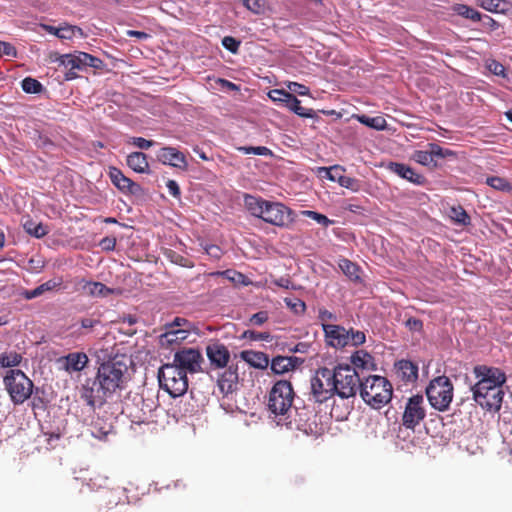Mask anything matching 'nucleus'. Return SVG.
I'll list each match as a JSON object with an SVG mask.
<instances>
[{
	"label": "nucleus",
	"mask_w": 512,
	"mask_h": 512,
	"mask_svg": "<svg viewBox=\"0 0 512 512\" xmlns=\"http://www.w3.org/2000/svg\"><path fill=\"white\" fill-rule=\"evenodd\" d=\"M128 365L123 359L112 358L100 364L95 378L86 379L81 388V398L91 408L102 406L116 390L123 388Z\"/></svg>",
	"instance_id": "obj_1"
},
{
	"label": "nucleus",
	"mask_w": 512,
	"mask_h": 512,
	"mask_svg": "<svg viewBox=\"0 0 512 512\" xmlns=\"http://www.w3.org/2000/svg\"><path fill=\"white\" fill-rule=\"evenodd\" d=\"M247 211L256 218L277 227H287L293 222L292 210L281 202L268 201L259 196L244 195Z\"/></svg>",
	"instance_id": "obj_2"
},
{
	"label": "nucleus",
	"mask_w": 512,
	"mask_h": 512,
	"mask_svg": "<svg viewBox=\"0 0 512 512\" xmlns=\"http://www.w3.org/2000/svg\"><path fill=\"white\" fill-rule=\"evenodd\" d=\"M320 374L330 390L342 399L354 397L360 388L362 376L350 364H338L333 369L322 367Z\"/></svg>",
	"instance_id": "obj_3"
},
{
	"label": "nucleus",
	"mask_w": 512,
	"mask_h": 512,
	"mask_svg": "<svg viewBox=\"0 0 512 512\" xmlns=\"http://www.w3.org/2000/svg\"><path fill=\"white\" fill-rule=\"evenodd\" d=\"M359 392L367 405L378 410L391 401L393 388L387 378L379 375H369L362 378Z\"/></svg>",
	"instance_id": "obj_4"
},
{
	"label": "nucleus",
	"mask_w": 512,
	"mask_h": 512,
	"mask_svg": "<svg viewBox=\"0 0 512 512\" xmlns=\"http://www.w3.org/2000/svg\"><path fill=\"white\" fill-rule=\"evenodd\" d=\"M3 385L14 405L23 404L34 392L32 380L20 369L7 370Z\"/></svg>",
	"instance_id": "obj_5"
},
{
	"label": "nucleus",
	"mask_w": 512,
	"mask_h": 512,
	"mask_svg": "<svg viewBox=\"0 0 512 512\" xmlns=\"http://www.w3.org/2000/svg\"><path fill=\"white\" fill-rule=\"evenodd\" d=\"M294 390L288 380L277 381L270 390L268 409L275 416H282L284 420L292 417V405L294 404Z\"/></svg>",
	"instance_id": "obj_6"
},
{
	"label": "nucleus",
	"mask_w": 512,
	"mask_h": 512,
	"mask_svg": "<svg viewBox=\"0 0 512 512\" xmlns=\"http://www.w3.org/2000/svg\"><path fill=\"white\" fill-rule=\"evenodd\" d=\"M454 387L451 380L445 376H438L432 379L426 387L425 393L430 405L440 411L445 412L453 400Z\"/></svg>",
	"instance_id": "obj_7"
},
{
	"label": "nucleus",
	"mask_w": 512,
	"mask_h": 512,
	"mask_svg": "<svg viewBox=\"0 0 512 512\" xmlns=\"http://www.w3.org/2000/svg\"><path fill=\"white\" fill-rule=\"evenodd\" d=\"M160 387L173 398L182 396L188 389V378L174 363H167L158 371Z\"/></svg>",
	"instance_id": "obj_8"
},
{
	"label": "nucleus",
	"mask_w": 512,
	"mask_h": 512,
	"mask_svg": "<svg viewBox=\"0 0 512 512\" xmlns=\"http://www.w3.org/2000/svg\"><path fill=\"white\" fill-rule=\"evenodd\" d=\"M473 374L477 382L471 386V391L502 389L503 384L506 382V374L497 367L476 365L473 368Z\"/></svg>",
	"instance_id": "obj_9"
},
{
	"label": "nucleus",
	"mask_w": 512,
	"mask_h": 512,
	"mask_svg": "<svg viewBox=\"0 0 512 512\" xmlns=\"http://www.w3.org/2000/svg\"><path fill=\"white\" fill-rule=\"evenodd\" d=\"M426 410L424 407V398L422 395H413L408 398L402 416V424L407 429H414L424 420Z\"/></svg>",
	"instance_id": "obj_10"
},
{
	"label": "nucleus",
	"mask_w": 512,
	"mask_h": 512,
	"mask_svg": "<svg viewBox=\"0 0 512 512\" xmlns=\"http://www.w3.org/2000/svg\"><path fill=\"white\" fill-rule=\"evenodd\" d=\"M203 362L202 354L195 348H184L174 354L173 363L179 367L181 371L187 373H197L201 371V363Z\"/></svg>",
	"instance_id": "obj_11"
},
{
	"label": "nucleus",
	"mask_w": 512,
	"mask_h": 512,
	"mask_svg": "<svg viewBox=\"0 0 512 512\" xmlns=\"http://www.w3.org/2000/svg\"><path fill=\"white\" fill-rule=\"evenodd\" d=\"M472 393L473 400L484 410L489 412L500 410L504 397L503 389L474 390Z\"/></svg>",
	"instance_id": "obj_12"
},
{
	"label": "nucleus",
	"mask_w": 512,
	"mask_h": 512,
	"mask_svg": "<svg viewBox=\"0 0 512 512\" xmlns=\"http://www.w3.org/2000/svg\"><path fill=\"white\" fill-rule=\"evenodd\" d=\"M321 326L328 346L342 349L350 343V332L343 326L328 323H322Z\"/></svg>",
	"instance_id": "obj_13"
},
{
	"label": "nucleus",
	"mask_w": 512,
	"mask_h": 512,
	"mask_svg": "<svg viewBox=\"0 0 512 512\" xmlns=\"http://www.w3.org/2000/svg\"><path fill=\"white\" fill-rule=\"evenodd\" d=\"M109 177L112 184L123 194L139 196L144 192L140 184L126 177L119 168L110 167Z\"/></svg>",
	"instance_id": "obj_14"
},
{
	"label": "nucleus",
	"mask_w": 512,
	"mask_h": 512,
	"mask_svg": "<svg viewBox=\"0 0 512 512\" xmlns=\"http://www.w3.org/2000/svg\"><path fill=\"white\" fill-rule=\"evenodd\" d=\"M315 416L314 411L309 407L305 405L300 407L297 403H294L292 405V417L289 418L290 420L286 422V425L292 426L294 424L298 430L308 433L312 431V424L315 422L311 420Z\"/></svg>",
	"instance_id": "obj_15"
},
{
	"label": "nucleus",
	"mask_w": 512,
	"mask_h": 512,
	"mask_svg": "<svg viewBox=\"0 0 512 512\" xmlns=\"http://www.w3.org/2000/svg\"><path fill=\"white\" fill-rule=\"evenodd\" d=\"M156 159L163 165H168L181 170H186L188 162L186 156L177 148L166 146L156 152Z\"/></svg>",
	"instance_id": "obj_16"
},
{
	"label": "nucleus",
	"mask_w": 512,
	"mask_h": 512,
	"mask_svg": "<svg viewBox=\"0 0 512 512\" xmlns=\"http://www.w3.org/2000/svg\"><path fill=\"white\" fill-rule=\"evenodd\" d=\"M206 355L214 369L226 368L230 360L228 348L218 341L207 345Z\"/></svg>",
	"instance_id": "obj_17"
},
{
	"label": "nucleus",
	"mask_w": 512,
	"mask_h": 512,
	"mask_svg": "<svg viewBox=\"0 0 512 512\" xmlns=\"http://www.w3.org/2000/svg\"><path fill=\"white\" fill-rule=\"evenodd\" d=\"M387 169L390 172L395 173L400 178L405 179L415 185L422 186L426 183V178L422 174L416 173V171L410 166L400 162H389Z\"/></svg>",
	"instance_id": "obj_18"
},
{
	"label": "nucleus",
	"mask_w": 512,
	"mask_h": 512,
	"mask_svg": "<svg viewBox=\"0 0 512 512\" xmlns=\"http://www.w3.org/2000/svg\"><path fill=\"white\" fill-rule=\"evenodd\" d=\"M322 367L318 368L315 376L311 379V392L314 400L323 403L328 399L335 396L334 391H331V386H327V380L320 374Z\"/></svg>",
	"instance_id": "obj_19"
},
{
	"label": "nucleus",
	"mask_w": 512,
	"mask_h": 512,
	"mask_svg": "<svg viewBox=\"0 0 512 512\" xmlns=\"http://www.w3.org/2000/svg\"><path fill=\"white\" fill-rule=\"evenodd\" d=\"M238 368L237 366L230 365L226 369L218 374V387L223 394H229L237 389L238 385Z\"/></svg>",
	"instance_id": "obj_20"
},
{
	"label": "nucleus",
	"mask_w": 512,
	"mask_h": 512,
	"mask_svg": "<svg viewBox=\"0 0 512 512\" xmlns=\"http://www.w3.org/2000/svg\"><path fill=\"white\" fill-rule=\"evenodd\" d=\"M52 62L58 63L59 66H63L68 69V71L65 73V80L71 81L78 77V74L75 72V70L79 71V66L77 63V59L74 58V52L73 53H67V54H55V57H51Z\"/></svg>",
	"instance_id": "obj_21"
},
{
	"label": "nucleus",
	"mask_w": 512,
	"mask_h": 512,
	"mask_svg": "<svg viewBox=\"0 0 512 512\" xmlns=\"http://www.w3.org/2000/svg\"><path fill=\"white\" fill-rule=\"evenodd\" d=\"M240 358L245 361L249 366L265 370L269 366V356L261 351L243 350L240 352Z\"/></svg>",
	"instance_id": "obj_22"
},
{
	"label": "nucleus",
	"mask_w": 512,
	"mask_h": 512,
	"mask_svg": "<svg viewBox=\"0 0 512 512\" xmlns=\"http://www.w3.org/2000/svg\"><path fill=\"white\" fill-rule=\"evenodd\" d=\"M398 377L404 382H414L418 378V366L410 360L401 359L395 363Z\"/></svg>",
	"instance_id": "obj_23"
},
{
	"label": "nucleus",
	"mask_w": 512,
	"mask_h": 512,
	"mask_svg": "<svg viewBox=\"0 0 512 512\" xmlns=\"http://www.w3.org/2000/svg\"><path fill=\"white\" fill-rule=\"evenodd\" d=\"M126 164L136 173H149V163L147 160V155L143 152H131L126 158Z\"/></svg>",
	"instance_id": "obj_24"
},
{
	"label": "nucleus",
	"mask_w": 512,
	"mask_h": 512,
	"mask_svg": "<svg viewBox=\"0 0 512 512\" xmlns=\"http://www.w3.org/2000/svg\"><path fill=\"white\" fill-rule=\"evenodd\" d=\"M64 368L68 372L82 371L88 363V357L84 352H72L64 357Z\"/></svg>",
	"instance_id": "obj_25"
},
{
	"label": "nucleus",
	"mask_w": 512,
	"mask_h": 512,
	"mask_svg": "<svg viewBox=\"0 0 512 512\" xmlns=\"http://www.w3.org/2000/svg\"><path fill=\"white\" fill-rule=\"evenodd\" d=\"M82 289L92 297L105 298L115 293V289L107 287L105 284L96 281L82 280Z\"/></svg>",
	"instance_id": "obj_26"
},
{
	"label": "nucleus",
	"mask_w": 512,
	"mask_h": 512,
	"mask_svg": "<svg viewBox=\"0 0 512 512\" xmlns=\"http://www.w3.org/2000/svg\"><path fill=\"white\" fill-rule=\"evenodd\" d=\"M62 283H63V281L61 278H53V279H50V280L46 281L45 283L37 286L34 289L25 290L22 293V296L26 300H32L34 298H37V297L43 295L45 292L52 291V290L60 287L62 285Z\"/></svg>",
	"instance_id": "obj_27"
},
{
	"label": "nucleus",
	"mask_w": 512,
	"mask_h": 512,
	"mask_svg": "<svg viewBox=\"0 0 512 512\" xmlns=\"http://www.w3.org/2000/svg\"><path fill=\"white\" fill-rule=\"evenodd\" d=\"M373 360V357L364 350H357L350 357L351 366L352 368H355L356 371H358V369L374 370L375 365Z\"/></svg>",
	"instance_id": "obj_28"
},
{
	"label": "nucleus",
	"mask_w": 512,
	"mask_h": 512,
	"mask_svg": "<svg viewBox=\"0 0 512 512\" xmlns=\"http://www.w3.org/2000/svg\"><path fill=\"white\" fill-rule=\"evenodd\" d=\"M190 331L187 329L170 328L165 326V332L160 335L162 345H172L187 339Z\"/></svg>",
	"instance_id": "obj_29"
},
{
	"label": "nucleus",
	"mask_w": 512,
	"mask_h": 512,
	"mask_svg": "<svg viewBox=\"0 0 512 512\" xmlns=\"http://www.w3.org/2000/svg\"><path fill=\"white\" fill-rule=\"evenodd\" d=\"M283 106L288 108L299 117L318 119L316 112L313 109L302 107L300 100L292 93L290 94V97L285 101Z\"/></svg>",
	"instance_id": "obj_30"
},
{
	"label": "nucleus",
	"mask_w": 512,
	"mask_h": 512,
	"mask_svg": "<svg viewBox=\"0 0 512 512\" xmlns=\"http://www.w3.org/2000/svg\"><path fill=\"white\" fill-rule=\"evenodd\" d=\"M217 275L232 282L235 286H249L252 284V281L246 275L234 269L219 271Z\"/></svg>",
	"instance_id": "obj_31"
},
{
	"label": "nucleus",
	"mask_w": 512,
	"mask_h": 512,
	"mask_svg": "<svg viewBox=\"0 0 512 512\" xmlns=\"http://www.w3.org/2000/svg\"><path fill=\"white\" fill-rule=\"evenodd\" d=\"M22 360L23 357L20 353L16 351H5L0 354V367L15 369V367L21 364Z\"/></svg>",
	"instance_id": "obj_32"
},
{
	"label": "nucleus",
	"mask_w": 512,
	"mask_h": 512,
	"mask_svg": "<svg viewBox=\"0 0 512 512\" xmlns=\"http://www.w3.org/2000/svg\"><path fill=\"white\" fill-rule=\"evenodd\" d=\"M23 228L26 233L37 239L44 237L49 232V229L46 225L42 224L41 222L37 223L32 219H27L23 223Z\"/></svg>",
	"instance_id": "obj_33"
},
{
	"label": "nucleus",
	"mask_w": 512,
	"mask_h": 512,
	"mask_svg": "<svg viewBox=\"0 0 512 512\" xmlns=\"http://www.w3.org/2000/svg\"><path fill=\"white\" fill-rule=\"evenodd\" d=\"M356 119L359 123L378 131L384 130L387 126V122L382 116L370 117L362 114L356 115Z\"/></svg>",
	"instance_id": "obj_34"
},
{
	"label": "nucleus",
	"mask_w": 512,
	"mask_h": 512,
	"mask_svg": "<svg viewBox=\"0 0 512 512\" xmlns=\"http://www.w3.org/2000/svg\"><path fill=\"white\" fill-rule=\"evenodd\" d=\"M453 10L458 16L473 22H480L481 20V12L466 4H456Z\"/></svg>",
	"instance_id": "obj_35"
},
{
	"label": "nucleus",
	"mask_w": 512,
	"mask_h": 512,
	"mask_svg": "<svg viewBox=\"0 0 512 512\" xmlns=\"http://www.w3.org/2000/svg\"><path fill=\"white\" fill-rule=\"evenodd\" d=\"M485 183L496 191L510 193L512 192V184L505 178L500 176H489Z\"/></svg>",
	"instance_id": "obj_36"
},
{
	"label": "nucleus",
	"mask_w": 512,
	"mask_h": 512,
	"mask_svg": "<svg viewBox=\"0 0 512 512\" xmlns=\"http://www.w3.org/2000/svg\"><path fill=\"white\" fill-rule=\"evenodd\" d=\"M344 171V168L340 165H334L331 167H319L318 176L338 183L337 178L341 177Z\"/></svg>",
	"instance_id": "obj_37"
},
{
	"label": "nucleus",
	"mask_w": 512,
	"mask_h": 512,
	"mask_svg": "<svg viewBox=\"0 0 512 512\" xmlns=\"http://www.w3.org/2000/svg\"><path fill=\"white\" fill-rule=\"evenodd\" d=\"M339 267L342 272L352 281H359V267L348 259H342L339 262Z\"/></svg>",
	"instance_id": "obj_38"
},
{
	"label": "nucleus",
	"mask_w": 512,
	"mask_h": 512,
	"mask_svg": "<svg viewBox=\"0 0 512 512\" xmlns=\"http://www.w3.org/2000/svg\"><path fill=\"white\" fill-rule=\"evenodd\" d=\"M21 88L27 94H40L45 89L40 81L32 77H25L21 81Z\"/></svg>",
	"instance_id": "obj_39"
},
{
	"label": "nucleus",
	"mask_w": 512,
	"mask_h": 512,
	"mask_svg": "<svg viewBox=\"0 0 512 512\" xmlns=\"http://www.w3.org/2000/svg\"><path fill=\"white\" fill-rule=\"evenodd\" d=\"M412 159L423 166L437 167L438 164L434 160L431 148L428 151L417 150L413 153Z\"/></svg>",
	"instance_id": "obj_40"
},
{
	"label": "nucleus",
	"mask_w": 512,
	"mask_h": 512,
	"mask_svg": "<svg viewBox=\"0 0 512 512\" xmlns=\"http://www.w3.org/2000/svg\"><path fill=\"white\" fill-rule=\"evenodd\" d=\"M284 356H276L270 361V369L276 375H282L290 371L288 364L285 362Z\"/></svg>",
	"instance_id": "obj_41"
},
{
	"label": "nucleus",
	"mask_w": 512,
	"mask_h": 512,
	"mask_svg": "<svg viewBox=\"0 0 512 512\" xmlns=\"http://www.w3.org/2000/svg\"><path fill=\"white\" fill-rule=\"evenodd\" d=\"M241 339H247L250 341H267L270 342L273 339V336L270 332H258L254 330H245L242 335Z\"/></svg>",
	"instance_id": "obj_42"
},
{
	"label": "nucleus",
	"mask_w": 512,
	"mask_h": 512,
	"mask_svg": "<svg viewBox=\"0 0 512 512\" xmlns=\"http://www.w3.org/2000/svg\"><path fill=\"white\" fill-rule=\"evenodd\" d=\"M479 5L483 9H485L489 12L499 13V12L505 11V8L502 7V5H506V1L505 0H479Z\"/></svg>",
	"instance_id": "obj_43"
},
{
	"label": "nucleus",
	"mask_w": 512,
	"mask_h": 512,
	"mask_svg": "<svg viewBox=\"0 0 512 512\" xmlns=\"http://www.w3.org/2000/svg\"><path fill=\"white\" fill-rule=\"evenodd\" d=\"M237 150L245 155L271 156L272 151L265 146H240Z\"/></svg>",
	"instance_id": "obj_44"
},
{
	"label": "nucleus",
	"mask_w": 512,
	"mask_h": 512,
	"mask_svg": "<svg viewBox=\"0 0 512 512\" xmlns=\"http://www.w3.org/2000/svg\"><path fill=\"white\" fill-rule=\"evenodd\" d=\"M111 425L103 423L102 421H96L91 427V434L93 437L98 439L105 438L111 431Z\"/></svg>",
	"instance_id": "obj_45"
},
{
	"label": "nucleus",
	"mask_w": 512,
	"mask_h": 512,
	"mask_svg": "<svg viewBox=\"0 0 512 512\" xmlns=\"http://www.w3.org/2000/svg\"><path fill=\"white\" fill-rule=\"evenodd\" d=\"M337 179H338V184L341 187L349 189L353 192H357L360 190L361 182H360V180H358L356 178H352V177L345 176L342 174V176L338 177Z\"/></svg>",
	"instance_id": "obj_46"
},
{
	"label": "nucleus",
	"mask_w": 512,
	"mask_h": 512,
	"mask_svg": "<svg viewBox=\"0 0 512 512\" xmlns=\"http://www.w3.org/2000/svg\"><path fill=\"white\" fill-rule=\"evenodd\" d=\"M243 6L253 14L260 15L264 13V0H242Z\"/></svg>",
	"instance_id": "obj_47"
},
{
	"label": "nucleus",
	"mask_w": 512,
	"mask_h": 512,
	"mask_svg": "<svg viewBox=\"0 0 512 512\" xmlns=\"http://www.w3.org/2000/svg\"><path fill=\"white\" fill-rule=\"evenodd\" d=\"M284 303L297 315L303 314L306 311V304L301 299L285 298Z\"/></svg>",
	"instance_id": "obj_48"
},
{
	"label": "nucleus",
	"mask_w": 512,
	"mask_h": 512,
	"mask_svg": "<svg viewBox=\"0 0 512 512\" xmlns=\"http://www.w3.org/2000/svg\"><path fill=\"white\" fill-rule=\"evenodd\" d=\"M302 214L308 218L315 220L318 224H321L324 227H328L329 225L333 224V220L329 219L324 214H321L316 211L304 210V211H302Z\"/></svg>",
	"instance_id": "obj_49"
},
{
	"label": "nucleus",
	"mask_w": 512,
	"mask_h": 512,
	"mask_svg": "<svg viewBox=\"0 0 512 512\" xmlns=\"http://www.w3.org/2000/svg\"><path fill=\"white\" fill-rule=\"evenodd\" d=\"M429 148H431V153L433 155V158H449V157H455L456 153L450 149H445L441 147L440 145L436 143H430Z\"/></svg>",
	"instance_id": "obj_50"
},
{
	"label": "nucleus",
	"mask_w": 512,
	"mask_h": 512,
	"mask_svg": "<svg viewBox=\"0 0 512 512\" xmlns=\"http://www.w3.org/2000/svg\"><path fill=\"white\" fill-rule=\"evenodd\" d=\"M290 92L284 90V89H273L270 90L268 93V97L275 103H278L279 105H282L285 103V101L290 97Z\"/></svg>",
	"instance_id": "obj_51"
},
{
	"label": "nucleus",
	"mask_w": 512,
	"mask_h": 512,
	"mask_svg": "<svg viewBox=\"0 0 512 512\" xmlns=\"http://www.w3.org/2000/svg\"><path fill=\"white\" fill-rule=\"evenodd\" d=\"M221 43L222 46L232 54H237L241 45V41L232 36L223 37Z\"/></svg>",
	"instance_id": "obj_52"
},
{
	"label": "nucleus",
	"mask_w": 512,
	"mask_h": 512,
	"mask_svg": "<svg viewBox=\"0 0 512 512\" xmlns=\"http://www.w3.org/2000/svg\"><path fill=\"white\" fill-rule=\"evenodd\" d=\"M286 86L289 90L288 92L292 93L293 95L297 94L300 96H306L310 93V90L307 86L298 82L288 81Z\"/></svg>",
	"instance_id": "obj_53"
},
{
	"label": "nucleus",
	"mask_w": 512,
	"mask_h": 512,
	"mask_svg": "<svg viewBox=\"0 0 512 512\" xmlns=\"http://www.w3.org/2000/svg\"><path fill=\"white\" fill-rule=\"evenodd\" d=\"M128 144H131L139 149L148 150L150 147L156 144L153 140H147L143 137H131L128 141Z\"/></svg>",
	"instance_id": "obj_54"
},
{
	"label": "nucleus",
	"mask_w": 512,
	"mask_h": 512,
	"mask_svg": "<svg viewBox=\"0 0 512 512\" xmlns=\"http://www.w3.org/2000/svg\"><path fill=\"white\" fill-rule=\"evenodd\" d=\"M269 319V314L267 311H259L253 315L248 320L247 325L252 326H262Z\"/></svg>",
	"instance_id": "obj_55"
},
{
	"label": "nucleus",
	"mask_w": 512,
	"mask_h": 512,
	"mask_svg": "<svg viewBox=\"0 0 512 512\" xmlns=\"http://www.w3.org/2000/svg\"><path fill=\"white\" fill-rule=\"evenodd\" d=\"M166 327H170V328H180V329H187L188 331L191 332L192 330V323L187 320L186 318H182V317H175L174 320L170 323H167L165 325Z\"/></svg>",
	"instance_id": "obj_56"
},
{
	"label": "nucleus",
	"mask_w": 512,
	"mask_h": 512,
	"mask_svg": "<svg viewBox=\"0 0 512 512\" xmlns=\"http://www.w3.org/2000/svg\"><path fill=\"white\" fill-rule=\"evenodd\" d=\"M487 69L496 76L505 77L506 76V69L500 62L496 60H491L487 63Z\"/></svg>",
	"instance_id": "obj_57"
},
{
	"label": "nucleus",
	"mask_w": 512,
	"mask_h": 512,
	"mask_svg": "<svg viewBox=\"0 0 512 512\" xmlns=\"http://www.w3.org/2000/svg\"><path fill=\"white\" fill-rule=\"evenodd\" d=\"M88 67L102 69L104 67V62L100 58L85 52V70Z\"/></svg>",
	"instance_id": "obj_58"
},
{
	"label": "nucleus",
	"mask_w": 512,
	"mask_h": 512,
	"mask_svg": "<svg viewBox=\"0 0 512 512\" xmlns=\"http://www.w3.org/2000/svg\"><path fill=\"white\" fill-rule=\"evenodd\" d=\"M350 332V342L353 346H359L365 343L366 336L363 331L359 330H348Z\"/></svg>",
	"instance_id": "obj_59"
},
{
	"label": "nucleus",
	"mask_w": 512,
	"mask_h": 512,
	"mask_svg": "<svg viewBox=\"0 0 512 512\" xmlns=\"http://www.w3.org/2000/svg\"><path fill=\"white\" fill-rule=\"evenodd\" d=\"M0 53L7 57L16 58L17 57V49L14 45L9 42L1 41L0 44Z\"/></svg>",
	"instance_id": "obj_60"
},
{
	"label": "nucleus",
	"mask_w": 512,
	"mask_h": 512,
	"mask_svg": "<svg viewBox=\"0 0 512 512\" xmlns=\"http://www.w3.org/2000/svg\"><path fill=\"white\" fill-rule=\"evenodd\" d=\"M273 283L281 288L284 289H290V290H297L300 288V286H297L294 284L289 278L287 277H280L278 279H275Z\"/></svg>",
	"instance_id": "obj_61"
},
{
	"label": "nucleus",
	"mask_w": 512,
	"mask_h": 512,
	"mask_svg": "<svg viewBox=\"0 0 512 512\" xmlns=\"http://www.w3.org/2000/svg\"><path fill=\"white\" fill-rule=\"evenodd\" d=\"M405 326L412 332H420L423 329V322L415 317H409L405 321Z\"/></svg>",
	"instance_id": "obj_62"
},
{
	"label": "nucleus",
	"mask_w": 512,
	"mask_h": 512,
	"mask_svg": "<svg viewBox=\"0 0 512 512\" xmlns=\"http://www.w3.org/2000/svg\"><path fill=\"white\" fill-rule=\"evenodd\" d=\"M99 246L101 247V249L103 251H107V252L113 251L116 246V238L109 237V236L104 237L100 240Z\"/></svg>",
	"instance_id": "obj_63"
},
{
	"label": "nucleus",
	"mask_w": 512,
	"mask_h": 512,
	"mask_svg": "<svg viewBox=\"0 0 512 512\" xmlns=\"http://www.w3.org/2000/svg\"><path fill=\"white\" fill-rule=\"evenodd\" d=\"M455 213V220L462 224V225H468L470 224V216L467 214V212L462 208L459 207L458 209H453Z\"/></svg>",
	"instance_id": "obj_64"
}]
</instances>
